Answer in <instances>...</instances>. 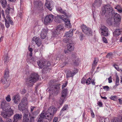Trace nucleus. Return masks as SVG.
I'll return each mask as SVG.
<instances>
[{"label":"nucleus","mask_w":122,"mask_h":122,"mask_svg":"<svg viewBox=\"0 0 122 122\" xmlns=\"http://www.w3.org/2000/svg\"><path fill=\"white\" fill-rule=\"evenodd\" d=\"M39 77L37 73H32L26 79V84L28 86H31L39 80Z\"/></svg>","instance_id":"1"},{"label":"nucleus","mask_w":122,"mask_h":122,"mask_svg":"<svg viewBox=\"0 0 122 122\" xmlns=\"http://www.w3.org/2000/svg\"><path fill=\"white\" fill-rule=\"evenodd\" d=\"M113 9L110 5H107L103 6L101 13L102 15L105 14H108L112 13Z\"/></svg>","instance_id":"2"},{"label":"nucleus","mask_w":122,"mask_h":122,"mask_svg":"<svg viewBox=\"0 0 122 122\" xmlns=\"http://www.w3.org/2000/svg\"><path fill=\"white\" fill-rule=\"evenodd\" d=\"M53 115H50L49 113H43L41 114L40 118L39 119V121L40 122H41L42 121L43 119L45 117H46V119H47L48 120H51L52 118Z\"/></svg>","instance_id":"3"},{"label":"nucleus","mask_w":122,"mask_h":122,"mask_svg":"<svg viewBox=\"0 0 122 122\" xmlns=\"http://www.w3.org/2000/svg\"><path fill=\"white\" fill-rule=\"evenodd\" d=\"M55 16L52 15H46L45 18L44 23L45 25H47L52 22Z\"/></svg>","instance_id":"4"},{"label":"nucleus","mask_w":122,"mask_h":122,"mask_svg":"<svg viewBox=\"0 0 122 122\" xmlns=\"http://www.w3.org/2000/svg\"><path fill=\"white\" fill-rule=\"evenodd\" d=\"M60 84L56 85L54 86V89L53 90L52 89H50V90L49 92L50 93V95L52 94L54 96H56L57 95L58 93L59 90H60Z\"/></svg>","instance_id":"5"},{"label":"nucleus","mask_w":122,"mask_h":122,"mask_svg":"<svg viewBox=\"0 0 122 122\" xmlns=\"http://www.w3.org/2000/svg\"><path fill=\"white\" fill-rule=\"evenodd\" d=\"M67 90L66 89H64L62 92V95L59 101V103L62 104L63 103L66 97L67 96Z\"/></svg>","instance_id":"6"},{"label":"nucleus","mask_w":122,"mask_h":122,"mask_svg":"<svg viewBox=\"0 0 122 122\" xmlns=\"http://www.w3.org/2000/svg\"><path fill=\"white\" fill-rule=\"evenodd\" d=\"M81 28L83 32L85 34L90 36L91 35L92 31L91 29L87 27L86 26L84 25H82L81 26Z\"/></svg>","instance_id":"7"},{"label":"nucleus","mask_w":122,"mask_h":122,"mask_svg":"<svg viewBox=\"0 0 122 122\" xmlns=\"http://www.w3.org/2000/svg\"><path fill=\"white\" fill-rule=\"evenodd\" d=\"M25 112L23 114V117H24V115H25V114L26 115L27 114V115H28V116L29 118V117L30 119L31 117H34V118H35L36 115H37L38 114V112L36 111L33 112H32V115L30 114L28 111V110L27 109H26L25 110Z\"/></svg>","instance_id":"8"},{"label":"nucleus","mask_w":122,"mask_h":122,"mask_svg":"<svg viewBox=\"0 0 122 122\" xmlns=\"http://www.w3.org/2000/svg\"><path fill=\"white\" fill-rule=\"evenodd\" d=\"M50 61H37V63L39 67L41 68L45 66L48 67L51 65Z\"/></svg>","instance_id":"9"},{"label":"nucleus","mask_w":122,"mask_h":122,"mask_svg":"<svg viewBox=\"0 0 122 122\" xmlns=\"http://www.w3.org/2000/svg\"><path fill=\"white\" fill-rule=\"evenodd\" d=\"M101 34L104 36H107L108 35V30L107 28L104 25L101 27Z\"/></svg>","instance_id":"10"},{"label":"nucleus","mask_w":122,"mask_h":122,"mask_svg":"<svg viewBox=\"0 0 122 122\" xmlns=\"http://www.w3.org/2000/svg\"><path fill=\"white\" fill-rule=\"evenodd\" d=\"M34 2V4L35 6L38 8V9L39 10H42L43 7V5L41 1L39 0H36Z\"/></svg>","instance_id":"11"},{"label":"nucleus","mask_w":122,"mask_h":122,"mask_svg":"<svg viewBox=\"0 0 122 122\" xmlns=\"http://www.w3.org/2000/svg\"><path fill=\"white\" fill-rule=\"evenodd\" d=\"M57 110V108L55 107L54 106H51L46 111L47 113H49L50 115H54Z\"/></svg>","instance_id":"12"},{"label":"nucleus","mask_w":122,"mask_h":122,"mask_svg":"<svg viewBox=\"0 0 122 122\" xmlns=\"http://www.w3.org/2000/svg\"><path fill=\"white\" fill-rule=\"evenodd\" d=\"M1 106L2 109L4 111H6L9 107L8 104L5 101H4L1 102Z\"/></svg>","instance_id":"13"},{"label":"nucleus","mask_w":122,"mask_h":122,"mask_svg":"<svg viewBox=\"0 0 122 122\" xmlns=\"http://www.w3.org/2000/svg\"><path fill=\"white\" fill-rule=\"evenodd\" d=\"M24 117H23V119L22 122H34L35 120L34 119V117H31L30 119L29 120L28 118V115L25 114Z\"/></svg>","instance_id":"14"},{"label":"nucleus","mask_w":122,"mask_h":122,"mask_svg":"<svg viewBox=\"0 0 122 122\" xmlns=\"http://www.w3.org/2000/svg\"><path fill=\"white\" fill-rule=\"evenodd\" d=\"M114 23L116 24H118L121 20L120 16L117 13H116L114 17Z\"/></svg>","instance_id":"15"},{"label":"nucleus","mask_w":122,"mask_h":122,"mask_svg":"<svg viewBox=\"0 0 122 122\" xmlns=\"http://www.w3.org/2000/svg\"><path fill=\"white\" fill-rule=\"evenodd\" d=\"M12 100L15 104H18L20 101V96L18 95L14 96L12 98Z\"/></svg>","instance_id":"16"},{"label":"nucleus","mask_w":122,"mask_h":122,"mask_svg":"<svg viewBox=\"0 0 122 122\" xmlns=\"http://www.w3.org/2000/svg\"><path fill=\"white\" fill-rule=\"evenodd\" d=\"M7 110V112L8 115H7L9 117H10L12 115L14 114V108L13 106H11Z\"/></svg>","instance_id":"17"},{"label":"nucleus","mask_w":122,"mask_h":122,"mask_svg":"<svg viewBox=\"0 0 122 122\" xmlns=\"http://www.w3.org/2000/svg\"><path fill=\"white\" fill-rule=\"evenodd\" d=\"M48 31L47 29H43L42 30L40 34V37L41 39H44L46 38Z\"/></svg>","instance_id":"18"},{"label":"nucleus","mask_w":122,"mask_h":122,"mask_svg":"<svg viewBox=\"0 0 122 122\" xmlns=\"http://www.w3.org/2000/svg\"><path fill=\"white\" fill-rule=\"evenodd\" d=\"M65 17V16L63 15L56 16L55 17V20L56 22L61 23L62 21H63Z\"/></svg>","instance_id":"19"},{"label":"nucleus","mask_w":122,"mask_h":122,"mask_svg":"<svg viewBox=\"0 0 122 122\" xmlns=\"http://www.w3.org/2000/svg\"><path fill=\"white\" fill-rule=\"evenodd\" d=\"M22 115L20 114H17L15 115L13 117L14 120L13 122H17L22 118Z\"/></svg>","instance_id":"20"},{"label":"nucleus","mask_w":122,"mask_h":122,"mask_svg":"<svg viewBox=\"0 0 122 122\" xmlns=\"http://www.w3.org/2000/svg\"><path fill=\"white\" fill-rule=\"evenodd\" d=\"M53 1H47V2H46V7L50 11H51L52 10V8L53 5Z\"/></svg>","instance_id":"21"},{"label":"nucleus","mask_w":122,"mask_h":122,"mask_svg":"<svg viewBox=\"0 0 122 122\" xmlns=\"http://www.w3.org/2000/svg\"><path fill=\"white\" fill-rule=\"evenodd\" d=\"M56 10L59 11L61 13L65 15V16L67 18V16H68L67 15L66 13V10H64L61 7H58L56 9Z\"/></svg>","instance_id":"22"},{"label":"nucleus","mask_w":122,"mask_h":122,"mask_svg":"<svg viewBox=\"0 0 122 122\" xmlns=\"http://www.w3.org/2000/svg\"><path fill=\"white\" fill-rule=\"evenodd\" d=\"M33 41H34L36 43V44H37L38 46H40L41 43V41L39 38L38 37L36 38L35 37H34L32 39Z\"/></svg>","instance_id":"23"},{"label":"nucleus","mask_w":122,"mask_h":122,"mask_svg":"<svg viewBox=\"0 0 122 122\" xmlns=\"http://www.w3.org/2000/svg\"><path fill=\"white\" fill-rule=\"evenodd\" d=\"M67 49L68 51H71L74 50V46L73 44L71 43H68L67 44Z\"/></svg>","instance_id":"24"},{"label":"nucleus","mask_w":122,"mask_h":122,"mask_svg":"<svg viewBox=\"0 0 122 122\" xmlns=\"http://www.w3.org/2000/svg\"><path fill=\"white\" fill-rule=\"evenodd\" d=\"M73 29H71L69 32L65 33L64 36L68 37H71L73 35Z\"/></svg>","instance_id":"25"},{"label":"nucleus","mask_w":122,"mask_h":122,"mask_svg":"<svg viewBox=\"0 0 122 122\" xmlns=\"http://www.w3.org/2000/svg\"><path fill=\"white\" fill-rule=\"evenodd\" d=\"M24 104L20 103L19 104L18 106L19 110L20 111H23V112H24V114L25 112V110L26 109H25Z\"/></svg>","instance_id":"26"},{"label":"nucleus","mask_w":122,"mask_h":122,"mask_svg":"<svg viewBox=\"0 0 122 122\" xmlns=\"http://www.w3.org/2000/svg\"><path fill=\"white\" fill-rule=\"evenodd\" d=\"M121 32V30L120 29H117L113 32V35L116 36H118L120 34Z\"/></svg>","instance_id":"27"},{"label":"nucleus","mask_w":122,"mask_h":122,"mask_svg":"<svg viewBox=\"0 0 122 122\" xmlns=\"http://www.w3.org/2000/svg\"><path fill=\"white\" fill-rule=\"evenodd\" d=\"M51 69L48 67L44 68L42 70V73L44 74H46L49 73L51 71Z\"/></svg>","instance_id":"28"},{"label":"nucleus","mask_w":122,"mask_h":122,"mask_svg":"<svg viewBox=\"0 0 122 122\" xmlns=\"http://www.w3.org/2000/svg\"><path fill=\"white\" fill-rule=\"evenodd\" d=\"M9 70L8 68H6L5 71L4 76V77L6 79V81H7L6 79L9 76Z\"/></svg>","instance_id":"29"},{"label":"nucleus","mask_w":122,"mask_h":122,"mask_svg":"<svg viewBox=\"0 0 122 122\" xmlns=\"http://www.w3.org/2000/svg\"><path fill=\"white\" fill-rule=\"evenodd\" d=\"M119 79L118 76H116V80L115 81V85L113 87L114 88H115L116 87L119 85Z\"/></svg>","instance_id":"30"},{"label":"nucleus","mask_w":122,"mask_h":122,"mask_svg":"<svg viewBox=\"0 0 122 122\" xmlns=\"http://www.w3.org/2000/svg\"><path fill=\"white\" fill-rule=\"evenodd\" d=\"M4 111L5 112H1V115L4 118H5L9 117V116L7 115L8 114L6 111Z\"/></svg>","instance_id":"31"},{"label":"nucleus","mask_w":122,"mask_h":122,"mask_svg":"<svg viewBox=\"0 0 122 122\" xmlns=\"http://www.w3.org/2000/svg\"><path fill=\"white\" fill-rule=\"evenodd\" d=\"M0 3L3 8L5 7L7 5V2L6 0H0Z\"/></svg>","instance_id":"32"},{"label":"nucleus","mask_w":122,"mask_h":122,"mask_svg":"<svg viewBox=\"0 0 122 122\" xmlns=\"http://www.w3.org/2000/svg\"><path fill=\"white\" fill-rule=\"evenodd\" d=\"M75 74V73H73V72H72L70 71H68L66 74V77L68 78L71 77H72Z\"/></svg>","instance_id":"33"},{"label":"nucleus","mask_w":122,"mask_h":122,"mask_svg":"<svg viewBox=\"0 0 122 122\" xmlns=\"http://www.w3.org/2000/svg\"><path fill=\"white\" fill-rule=\"evenodd\" d=\"M66 17L65 16V17L64 18L63 21H64L65 23V24L67 26H70V21L68 19H67V17H66Z\"/></svg>","instance_id":"34"},{"label":"nucleus","mask_w":122,"mask_h":122,"mask_svg":"<svg viewBox=\"0 0 122 122\" xmlns=\"http://www.w3.org/2000/svg\"><path fill=\"white\" fill-rule=\"evenodd\" d=\"M64 41L65 42H68V43H73L72 39L71 38H65L64 40Z\"/></svg>","instance_id":"35"},{"label":"nucleus","mask_w":122,"mask_h":122,"mask_svg":"<svg viewBox=\"0 0 122 122\" xmlns=\"http://www.w3.org/2000/svg\"><path fill=\"white\" fill-rule=\"evenodd\" d=\"M76 54L75 53H73L72 54V57L74 58V60L75 61H78L79 60V58L76 56Z\"/></svg>","instance_id":"36"},{"label":"nucleus","mask_w":122,"mask_h":122,"mask_svg":"<svg viewBox=\"0 0 122 122\" xmlns=\"http://www.w3.org/2000/svg\"><path fill=\"white\" fill-rule=\"evenodd\" d=\"M63 27L62 25H60L58 26L56 29L60 31H61L63 30Z\"/></svg>","instance_id":"37"},{"label":"nucleus","mask_w":122,"mask_h":122,"mask_svg":"<svg viewBox=\"0 0 122 122\" xmlns=\"http://www.w3.org/2000/svg\"><path fill=\"white\" fill-rule=\"evenodd\" d=\"M13 10L12 8H10V7H8L5 10L6 14H9L10 12Z\"/></svg>","instance_id":"38"},{"label":"nucleus","mask_w":122,"mask_h":122,"mask_svg":"<svg viewBox=\"0 0 122 122\" xmlns=\"http://www.w3.org/2000/svg\"><path fill=\"white\" fill-rule=\"evenodd\" d=\"M112 54L111 52L107 54L106 56V57L109 59L112 58Z\"/></svg>","instance_id":"39"},{"label":"nucleus","mask_w":122,"mask_h":122,"mask_svg":"<svg viewBox=\"0 0 122 122\" xmlns=\"http://www.w3.org/2000/svg\"><path fill=\"white\" fill-rule=\"evenodd\" d=\"M27 101L26 98H24L21 100V102L23 103L22 104H25L26 103Z\"/></svg>","instance_id":"40"},{"label":"nucleus","mask_w":122,"mask_h":122,"mask_svg":"<svg viewBox=\"0 0 122 122\" xmlns=\"http://www.w3.org/2000/svg\"><path fill=\"white\" fill-rule=\"evenodd\" d=\"M102 0H95L94 3L95 4L97 3L98 5H100L102 3Z\"/></svg>","instance_id":"41"},{"label":"nucleus","mask_w":122,"mask_h":122,"mask_svg":"<svg viewBox=\"0 0 122 122\" xmlns=\"http://www.w3.org/2000/svg\"><path fill=\"white\" fill-rule=\"evenodd\" d=\"M3 59L4 61H7L9 60V58L7 54L5 55L4 56Z\"/></svg>","instance_id":"42"},{"label":"nucleus","mask_w":122,"mask_h":122,"mask_svg":"<svg viewBox=\"0 0 122 122\" xmlns=\"http://www.w3.org/2000/svg\"><path fill=\"white\" fill-rule=\"evenodd\" d=\"M5 25L6 27L8 28L10 26V24L9 23L8 21L6 19V20H5Z\"/></svg>","instance_id":"43"},{"label":"nucleus","mask_w":122,"mask_h":122,"mask_svg":"<svg viewBox=\"0 0 122 122\" xmlns=\"http://www.w3.org/2000/svg\"><path fill=\"white\" fill-rule=\"evenodd\" d=\"M91 79H92L91 78H89L87 79L86 81V84L87 85L90 84V82H92V81H90Z\"/></svg>","instance_id":"44"},{"label":"nucleus","mask_w":122,"mask_h":122,"mask_svg":"<svg viewBox=\"0 0 122 122\" xmlns=\"http://www.w3.org/2000/svg\"><path fill=\"white\" fill-rule=\"evenodd\" d=\"M5 99L7 101L9 102L11 100L10 96L9 95H8L6 97Z\"/></svg>","instance_id":"45"},{"label":"nucleus","mask_w":122,"mask_h":122,"mask_svg":"<svg viewBox=\"0 0 122 122\" xmlns=\"http://www.w3.org/2000/svg\"><path fill=\"white\" fill-rule=\"evenodd\" d=\"M60 32V31L59 30H57V29H56L54 30L53 32V33L55 34L58 35L59 34Z\"/></svg>","instance_id":"46"},{"label":"nucleus","mask_w":122,"mask_h":122,"mask_svg":"<svg viewBox=\"0 0 122 122\" xmlns=\"http://www.w3.org/2000/svg\"><path fill=\"white\" fill-rule=\"evenodd\" d=\"M119 119L117 118H115L112 121V122H118Z\"/></svg>","instance_id":"47"},{"label":"nucleus","mask_w":122,"mask_h":122,"mask_svg":"<svg viewBox=\"0 0 122 122\" xmlns=\"http://www.w3.org/2000/svg\"><path fill=\"white\" fill-rule=\"evenodd\" d=\"M110 98L111 99L114 100H116L117 99V96H112L110 97Z\"/></svg>","instance_id":"48"},{"label":"nucleus","mask_w":122,"mask_h":122,"mask_svg":"<svg viewBox=\"0 0 122 122\" xmlns=\"http://www.w3.org/2000/svg\"><path fill=\"white\" fill-rule=\"evenodd\" d=\"M68 107V105H65L64 107L63 108H62L61 111V112H62V111H63L65 110H66L67 108Z\"/></svg>","instance_id":"49"},{"label":"nucleus","mask_w":122,"mask_h":122,"mask_svg":"<svg viewBox=\"0 0 122 122\" xmlns=\"http://www.w3.org/2000/svg\"><path fill=\"white\" fill-rule=\"evenodd\" d=\"M72 65L74 66H77L79 65V63L77 61H73Z\"/></svg>","instance_id":"50"},{"label":"nucleus","mask_w":122,"mask_h":122,"mask_svg":"<svg viewBox=\"0 0 122 122\" xmlns=\"http://www.w3.org/2000/svg\"><path fill=\"white\" fill-rule=\"evenodd\" d=\"M4 11L3 10H2L1 11V13L2 15V16L4 19L5 20H6V18L5 17V16L4 14Z\"/></svg>","instance_id":"51"},{"label":"nucleus","mask_w":122,"mask_h":122,"mask_svg":"<svg viewBox=\"0 0 122 122\" xmlns=\"http://www.w3.org/2000/svg\"><path fill=\"white\" fill-rule=\"evenodd\" d=\"M102 40L103 42L105 43H108L107 39L105 37H103Z\"/></svg>","instance_id":"52"},{"label":"nucleus","mask_w":122,"mask_h":122,"mask_svg":"<svg viewBox=\"0 0 122 122\" xmlns=\"http://www.w3.org/2000/svg\"><path fill=\"white\" fill-rule=\"evenodd\" d=\"M86 79L84 78H83L81 80V82L83 84H84L85 83Z\"/></svg>","instance_id":"53"},{"label":"nucleus","mask_w":122,"mask_h":122,"mask_svg":"<svg viewBox=\"0 0 122 122\" xmlns=\"http://www.w3.org/2000/svg\"><path fill=\"white\" fill-rule=\"evenodd\" d=\"M62 67H63L65 66L67 64H68V62L66 61H64L62 62Z\"/></svg>","instance_id":"54"},{"label":"nucleus","mask_w":122,"mask_h":122,"mask_svg":"<svg viewBox=\"0 0 122 122\" xmlns=\"http://www.w3.org/2000/svg\"><path fill=\"white\" fill-rule=\"evenodd\" d=\"M26 92V90L25 89H23L21 91V93L22 94H24Z\"/></svg>","instance_id":"55"},{"label":"nucleus","mask_w":122,"mask_h":122,"mask_svg":"<svg viewBox=\"0 0 122 122\" xmlns=\"http://www.w3.org/2000/svg\"><path fill=\"white\" fill-rule=\"evenodd\" d=\"M9 21V22H10V24L11 25H13V24L14 23L13 21L11 19V18L9 19L8 20Z\"/></svg>","instance_id":"56"},{"label":"nucleus","mask_w":122,"mask_h":122,"mask_svg":"<svg viewBox=\"0 0 122 122\" xmlns=\"http://www.w3.org/2000/svg\"><path fill=\"white\" fill-rule=\"evenodd\" d=\"M84 37L83 34H81L80 35V38L81 41H82L83 40V38Z\"/></svg>","instance_id":"57"},{"label":"nucleus","mask_w":122,"mask_h":122,"mask_svg":"<svg viewBox=\"0 0 122 122\" xmlns=\"http://www.w3.org/2000/svg\"><path fill=\"white\" fill-rule=\"evenodd\" d=\"M113 66L117 70H119V69L118 68V66L116 64H115L113 65Z\"/></svg>","instance_id":"58"},{"label":"nucleus","mask_w":122,"mask_h":122,"mask_svg":"<svg viewBox=\"0 0 122 122\" xmlns=\"http://www.w3.org/2000/svg\"><path fill=\"white\" fill-rule=\"evenodd\" d=\"M108 82L109 83H110L112 82V77L111 76H110V77L108 78Z\"/></svg>","instance_id":"59"},{"label":"nucleus","mask_w":122,"mask_h":122,"mask_svg":"<svg viewBox=\"0 0 122 122\" xmlns=\"http://www.w3.org/2000/svg\"><path fill=\"white\" fill-rule=\"evenodd\" d=\"M6 122H12L11 119L9 118H7Z\"/></svg>","instance_id":"60"},{"label":"nucleus","mask_w":122,"mask_h":122,"mask_svg":"<svg viewBox=\"0 0 122 122\" xmlns=\"http://www.w3.org/2000/svg\"><path fill=\"white\" fill-rule=\"evenodd\" d=\"M98 105L100 107H102V102H99L98 103Z\"/></svg>","instance_id":"61"},{"label":"nucleus","mask_w":122,"mask_h":122,"mask_svg":"<svg viewBox=\"0 0 122 122\" xmlns=\"http://www.w3.org/2000/svg\"><path fill=\"white\" fill-rule=\"evenodd\" d=\"M0 26L2 29H3L5 27L4 25L2 24L1 23L0 24Z\"/></svg>","instance_id":"62"},{"label":"nucleus","mask_w":122,"mask_h":122,"mask_svg":"<svg viewBox=\"0 0 122 122\" xmlns=\"http://www.w3.org/2000/svg\"><path fill=\"white\" fill-rule=\"evenodd\" d=\"M103 88L104 89L108 90L109 89V87L108 86H105L103 87Z\"/></svg>","instance_id":"63"},{"label":"nucleus","mask_w":122,"mask_h":122,"mask_svg":"<svg viewBox=\"0 0 122 122\" xmlns=\"http://www.w3.org/2000/svg\"><path fill=\"white\" fill-rule=\"evenodd\" d=\"M57 118L56 117H55L54 119L53 122H57Z\"/></svg>","instance_id":"64"}]
</instances>
